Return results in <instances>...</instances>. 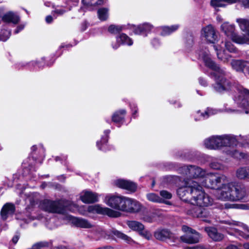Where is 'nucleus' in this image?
<instances>
[{
  "label": "nucleus",
  "mask_w": 249,
  "mask_h": 249,
  "mask_svg": "<svg viewBox=\"0 0 249 249\" xmlns=\"http://www.w3.org/2000/svg\"><path fill=\"white\" fill-rule=\"evenodd\" d=\"M205 114L207 115V116H209V115L211 114H213L214 112L213 111L212 109H208L206 111H205Z\"/></svg>",
  "instance_id": "53"
},
{
  "label": "nucleus",
  "mask_w": 249,
  "mask_h": 249,
  "mask_svg": "<svg viewBox=\"0 0 249 249\" xmlns=\"http://www.w3.org/2000/svg\"><path fill=\"white\" fill-rule=\"evenodd\" d=\"M230 87V83L226 79H222L221 82L216 84L215 88L218 91L221 92L224 90H228Z\"/></svg>",
  "instance_id": "28"
},
{
  "label": "nucleus",
  "mask_w": 249,
  "mask_h": 249,
  "mask_svg": "<svg viewBox=\"0 0 249 249\" xmlns=\"http://www.w3.org/2000/svg\"><path fill=\"white\" fill-rule=\"evenodd\" d=\"M241 1L246 6L249 7V0H241Z\"/></svg>",
  "instance_id": "55"
},
{
  "label": "nucleus",
  "mask_w": 249,
  "mask_h": 249,
  "mask_svg": "<svg viewBox=\"0 0 249 249\" xmlns=\"http://www.w3.org/2000/svg\"><path fill=\"white\" fill-rule=\"evenodd\" d=\"M201 215V216H199V218H201L203 221H206L207 222H210L209 220L206 219L210 215V213L206 209H202Z\"/></svg>",
  "instance_id": "44"
},
{
  "label": "nucleus",
  "mask_w": 249,
  "mask_h": 249,
  "mask_svg": "<svg viewBox=\"0 0 249 249\" xmlns=\"http://www.w3.org/2000/svg\"><path fill=\"white\" fill-rule=\"evenodd\" d=\"M125 111L124 110L120 111L119 112H116L112 116V121L115 123H119L123 119L122 115H124Z\"/></svg>",
  "instance_id": "35"
},
{
  "label": "nucleus",
  "mask_w": 249,
  "mask_h": 249,
  "mask_svg": "<svg viewBox=\"0 0 249 249\" xmlns=\"http://www.w3.org/2000/svg\"><path fill=\"white\" fill-rule=\"evenodd\" d=\"M146 197L148 200L153 202H163V201L158 195L154 193L147 194Z\"/></svg>",
  "instance_id": "34"
},
{
  "label": "nucleus",
  "mask_w": 249,
  "mask_h": 249,
  "mask_svg": "<svg viewBox=\"0 0 249 249\" xmlns=\"http://www.w3.org/2000/svg\"><path fill=\"white\" fill-rule=\"evenodd\" d=\"M225 46L226 49L230 52H234L236 51L235 48L230 42H226L225 43Z\"/></svg>",
  "instance_id": "48"
},
{
  "label": "nucleus",
  "mask_w": 249,
  "mask_h": 249,
  "mask_svg": "<svg viewBox=\"0 0 249 249\" xmlns=\"http://www.w3.org/2000/svg\"><path fill=\"white\" fill-rule=\"evenodd\" d=\"M236 176L239 179H248L247 167L239 168L236 170Z\"/></svg>",
  "instance_id": "30"
},
{
  "label": "nucleus",
  "mask_w": 249,
  "mask_h": 249,
  "mask_svg": "<svg viewBox=\"0 0 249 249\" xmlns=\"http://www.w3.org/2000/svg\"><path fill=\"white\" fill-rule=\"evenodd\" d=\"M248 168V179H249V167H247Z\"/></svg>",
  "instance_id": "62"
},
{
  "label": "nucleus",
  "mask_w": 249,
  "mask_h": 249,
  "mask_svg": "<svg viewBox=\"0 0 249 249\" xmlns=\"http://www.w3.org/2000/svg\"><path fill=\"white\" fill-rule=\"evenodd\" d=\"M233 41L238 44H249V34L242 35H233L231 38Z\"/></svg>",
  "instance_id": "22"
},
{
  "label": "nucleus",
  "mask_w": 249,
  "mask_h": 249,
  "mask_svg": "<svg viewBox=\"0 0 249 249\" xmlns=\"http://www.w3.org/2000/svg\"><path fill=\"white\" fill-rule=\"evenodd\" d=\"M202 210V208L195 207L191 210H187V213L193 217L199 218V216H201Z\"/></svg>",
  "instance_id": "32"
},
{
  "label": "nucleus",
  "mask_w": 249,
  "mask_h": 249,
  "mask_svg": "<svg viewBox=\"0 0 249 249\" xmlns=\"http://www.w3.org/2000/svg\"><path fill=\"white\" fill-rule=\"evenodd\" d=\"M54 249H67L65 247L63 248H55Z\"/></svg>",
  "instance_id": "61"
},
{
  "label": "nucleus",
  "mask_w": 249,
  "mask_h": 249,
  "mask_svg": "<svg viewBox=\"0 0 249 249\" xmlns=\"http://www.w3.org/2000/svg\"><path fill=\"white\" fill-rule=\"evenodd\" d=\"M239 100H241V102L240 103V106L245 108V113H248L249 112V104L246 99H242V98H249V90L241 87L239 89Z\"/></svg>",
  "instance_id": "10"
},
{
  "label": "nucleus",
  "mask_w": 249,
  "mask_h": 249,
  "mask_svg": "<svg viewBox=\"0 0 249 249\" xmlns=\"http://www.w3.org/2000/svg\"><path fill=\"white\" fill-rule=\"evenodd\" d=\"M220 136H212L205 140L204 144L207 148L216 149L220 148Z\"/></svg>",
  "instance_id": "13"
},
{
  "label": "nucleus",
  "mask_w": 249,
  "mask_h": 249,
  "mask_svg": "<svg viewBox=\"0 0 249 249\" xmlns=\"http://www.w3.org/2000/svg\"><path fill=\"white\" fill-rule=\"evenodd\" d=\"M178 25H173L171 27H164L162 28V35H166L172 33L178 29Z\"/></svg>",
  "instance_id": "37"
},
{
  "label": "nucleus",
  "mask_w": 249,
  "mask_h": 249,
  "mask_svg": "<svg viewBox=\"0 0 249 249\" xmlns=\"http://www.w3.org/2000/svg\"><path fill=\"white\" fill-rule=\"evenodd\" d=\"M129 197L123 196H107L105 202L114 209L127 213Z\"/></svg>",
  "instance_id": "3"
},
{
  "label": "nucleus",
  "mask_w": 249,
  "mask_h": 249,
  "mask_svg": "<svg viewBox=\"0 0 249 249\" xmlns=\"http://www.w3.org/2000/svg\"><path fill=\"white\" fill-rule=\"evenodd\" d=\"M216 193L219 199L231 201L242 200L247 195L245 188L235 186L232 183L223 184Z\"/></svg>",
  "instance_id": "2"
},
{
  "label": "nucleus",
  "mask_w": 249,
  "mask_h": 249,
  "mask_svg": "<svg viewBox=\"0 0 249 249\" xmlns=\"http://www.w3.org/2000/svg\"><path fill=\"white\" fill-rule=\"evenodd\" d=\"M108 31L112 34H117L122 30V27L120 26L111 25L108 27Z\"/></svg>",
  "instance_id": "41"
},
{
  "label": "nucleus",
  "mask_w": 249,
  "mask_h": 249,
  "mask_svg": "<svg viewBox=\"0 0 249 249\" xmlns=\"http://www.w3.org/2000/svg\"><path fill=\"white\" fill-rule=\"evenodd\" d=\"M243 247L245 249H249V243L244 244Z\"/></svg>",
  "instance_id": "60"
},
{
  "label": "nucleus",
  "mask_w": 249,
  "mask_h": 249,
  "mask_svg": "<svg viewBox=\"0 0 249 249\" xmlns=\"http://www.w3.org/2000/svg\"><path fill=\"white\" fill-rule=\"evenodd\" d=\"M88 211L89 213L107 215L111 217H118L121 215V213L118 211L107 207H102L97 205L89 206Z\"/></svg>",
  "instance_id": "7"
},
{
  "label": "nucleus",
  "mask_w": 249,
  "mask_h": 249,
  "mask_svg": "<svg viewBox=\"0 0 249 249\" xmlns=\"http://www.w3.org/2000/svg\"><path fill=\"white\" fill-rule=\"evenodd\" d=\"M98 195L90 191H83L80 196L81 200L85 203H92L98 201Z\"/></svg>",
  "instance_id": "11"
},
{
  "label": "nucleus",
  "mask_w": 249,
  "mask_h": 249,
  "mask_svg": "<svg viewBox=\"0 0 249 249\" xmlns=\"http://www.w3.org/2000/svg\"><path fill=\"white\" fill-rule=\"evenodd\" d=\"M24 28V26H19L18 29L15 30V33L17 34L18 33L19 31L21 30L23 28Z\"/></svg>",
  "instance_id": "58"
},
{
  "label": "nucleus",
  "mask_w": 249,
  "mask_h": 249,
  "mask_svg": "<svg viewBox=\"0 0 249 249\" xmlns=\"http://www.w3.org/2000/svg\"><path fill=\"white\" fill-rule=\"evenodd\" d=\"M71 222L76 226L82 228H90L92 225L87 220L74 217H70Z\"/></svg>",
  "instance_id": "19"
},
{
  "label": "nucleus",
  "mask_w": 249,
  "mask_h": 249,
  "mask_svg": "<svg viewBox=\"0 0 249 249\" xmlns=\"http://www.w3.org/2000/svg\"><path fill=\"white\" fill-rule=\"evenodd\" d=\"M40 208L44 211L52 213H61L63 207L59 201L44 200L40 203Z\"/></svg>",
  "instance_id": "6"
},
{
  "label": "nucleus",
  "mask_w": 249,
  "mask_h": 249,
  "mask_svg": "<svg viewBox=\"0 0 249 249\" xmlns=\"http://www.w3.org/2000/svg\"><path fill=\"white\" fill-rule=\"evenodd\" d=\"M101 235L104 238L107 239H113L114 236L113 233V230H110L109 231H102Z\"/></svg>",
  "instance_id": "43"
},
{
  "label": "nucleus",
  "mask_w": 249,
  "mask_h": 249,
  "mask_svg": "<svg viewBox=\"0 0 249 249\" xmlns=\"http://www.w3.org/2000/svg\"><path fill=\"white\" fill-rule=\"evenodd\" d=\"M229 154L231 155L232 156H233L235 158H237V159H242V158H245L246 157L245 154H244L243 153H241V152H239L237 151H234V152H230L229 153Z\"/></svg>",
  "instance_id": "45"
},
{
  "label": "nucleus",
  "mask_w": 249,
  "mask_h": 249,
  "mask_svg": "<svg viewBox=\"0 0 249 249\" xmlns=\"http://www.w3.org/2000/svg\"><path fill=\"white\" fill-rule=\"evenodd\" d=\"M236 144L237 141L233 136L228 135L220 136V148L224 146H233Z\"/></svg>",
  "instance_id": "15"
},
{
  "label": "nucleus",
  "mask_w": 249,
  "mask_h": 249,
  "mask_svg": "<svg viewBox=\"0 0 249 249\" xmlns=\"http://www.w3.org/2000/svg\"><path fill=\"white\" fill-rule=\"evenodd\" d=\"M183 173L190 178H197L203 176L204 172L195 166H184L182 168Z\"/></svg>",
  "instance_id": "8"
},
{
  "label": "nucleus",
  "mask_w": 249,
  "mask_h": 249,
  "mask_svg": "<svg viewBox=\"0 0 249 249\" xmlns=\"http://www.w3.org/2000/svg\"><path fill=\"white\" fill-rule=\"evenodd\" d=\"M177 193L182 200L200 207L209 206L213 202L212 198L203 191L196 179L185 180L184 185L178 190Z\"/></svg>",
  "instance_id": "1"
},
{
  "label": "nucleus",
  "mask_w": 249,
  "mask_h": 249,
  "mask_svg": "<svg viewBox=\"0 0 249 249\" xmlns=\"http://www.w3.org/2000/svg\"><path fill=\"white\" fill-rule=\"evenodd\" d=\"M221 222L223 223H225L226 224H228V225H230V226H236V225H238V224H239L238 222H237L236 221H223Z\"/></svg>",
  "instance_id": "50"
},
{
  "label": "nucleus",
  "mask_w": 249,
  "mask_h": 249,
  "mask_svg": "<svg viewBox=\"0 0 249 249\" xmlns=\"http://www.w3.org/2000/svg\"><path fill=\"white\" fill-rule=\"evenodd\" d=\"M114 183L116 186L131 192H134L136 190V185L134 183L129 181L118 179L115 181Z\"/></svg>",
  "instance_id": "12"
},
{
  "label": "nucleus",
  "mask_w": 249,
  "mask_h": 249,
  "mask_svg": "<svg viewBox=\"0 0 249 249\" xmlns=\"http://www.w3.org/2000/svg\"><path fill=\"white\" fill-rule=\"evenodd\" d=\"M113 233L114 236L117 237L118 238L123 240L126 243L131 244L134 242L131 237L120 231L116 230H113Z\"/></svg>",
  "instance_id": "23"
},
{
  "label": "nucleus",
  "mask_w": 249,
  "mask_h": 249,
  "mask_svg": "<svg viewBox=\"0 0 249 249\" xmlns=\"http://www.w3.org/2000/svg\"><path fill=\"white\" fill-rule=\"evenodd\" d=\"M54 12L58 15H62L65 13V11L63 9H56Z\"/></svg>",
  "instance_id": "52"
},
{
  "label": "nucleus",
  "mask_w": 249,
  "mask_h": 249,
  "mask_svg": "<svg viewBox=\"0 0 249 249\" xmlns=\"http://www.w3.org/2000/svg\"><path fill=\"white\" fill-rule=\"evenodd\" d=\"M239 24L240 29L246 34H249V21L244 19L237 20Z\"/></svg>",
  "instance_id": "31"
},
{
  "label": "nucleus",
  "mask_w": 249,
  "mask_h": 249,
  "mask_svg": "<svg viewBox=\"0 0 249 249\" xmlns=\"http://www.w3.org/2000/svg\"><path fill=\"white\" fill-rule=\"evenodd\" d=\"M209 236L214 241H220L224 238V235L219 232L217 230L213 227H208L205 229Z\"/></svg>",
  "instance_id": "16"
},
{
  "label": "nucleus",
  "mask_w": 249,
  "mask_h": 249,
  "mask_svg": "<svg viewBox=\"0 0 249 249\" xmlns=\"http://www.w3.org/2000/svg\"><path fill=\"white\" fill-rule=\"evenodd\" d=\"M202 35L208 42L212 43H214L217 38L214 28L211 25L202 29Z\"/></svg>",
  "instance_id": "9"
},
{
  "label": "nucleus",
  "mask_w": 249,
  "mask_h": 249,
  "mask_svg": "<svg viewBox=\"0 0 249 249\" xmlns=\"http://www.w3.org/2000/svg\"><path fill=\"white\" fill-rule=\"evenodd\" d=\"M214 48L215 51L217 52V55L219 59L225 61L227 60V58L226 57V55L224 52H221V51H219L217 47L214 46Z\"/></svg>",
  "instance_id": "47"
},
{
  "label": "nucleus",
  "mask_w": 249,
  "mask_h": 249,
  "mask_svg": "<svg viewBox=\"0 0 249 249\" xmlns=\"http://www.w3.org/2000/svg\"><path fill=\"white\" fill-rule=\"evenodd\" d=\"M170 231L167 230H158L155 232V237L159 240H164L170 237Z\"/></svg>",
  "instance_id": "25"
},
{
  "label": "nucleus",
  "mask_w": 249,
  "mask_h": 249,
  "mask_svg": "<svg viewBox=\"0 0 249 249\" xmlns=\"http://www.w3.org/2000/svg\"><path fill=\"white\" fill-rule=\"evenodd\" d=\"M11 33L9 31L3 30L0 33V40L6 41L10 36Z\"/></svg>",
  "instance_id": "42"
},
{
  "label": "nucleus",
  "mask_w": 249,
  "mask_h": 249,
  "mask_svg": "<svg viewBox=\"0 0 249 249\" xmlns=\"http://www.w3.org/2000/svg\"><path fill=\"white\" fill-rule=\"evenodd\" d=\"M108 9L106 8H102L98 10V16L101 20H106L108 16Z\"/></svg>",
  "instance_id": "33"
},
{
  "label": "nucleus",
  "mask_w": 249,
  "mask_h": 249,
  "mask_svg": "<svg viewBox=\"0 0 249 249\" xmlns=\"http://www.w3.org/2000/svg\"><path fill=\"white\" fill-rule=\"evenodd\" d=\"M138 233L140 235L148 240L151 239L152 237V234L148 231L145 230V228L141 230Z\"/></svg>",
  "instance_id": "39"
},
{
  "label": "nucleus",
  "mask_w": 249,
  "mask_h": 249,
  "mask_svg": "<svg viewBox=\"0 0 249 249\" xmlns=\"http://www.w3.org/2000/svg\"><path fill=\"white\" fill-rule=\"evenodd\" d=\"M2 20L5 22L16 24L19 21V17L14 13L10 12L4 15Z\"/></svg>",
  "instance_id": "24"
},
{
  "label": "nucleus",
  "mask_w": 249,
  "mask_h": 249,
  "mask_svg": "<svg viewBox=\"0 0 249 249\" xmlns=\"http://www.w3.org/2000/svg\"><path fill=\"white\" fill-rule=\"evenodd\" d=\"M183 230L187 233L180 237V240L187 244H195L199 241L201 238L200 235L196 231L187 226L182 227Z\"/></svg>",
  "instance_id": "5"
},
{
  "label": "nucleus",
  "mask_w": 249,
  "mask_h": 249,
  "mask_svg": "<svg viewBox=\"0 0 249 249\" xmlns=\"http://www.w3.org/2000/svg\"><path fill=\"white\" fill-rule=\"evenodd\" d=\"M240 235L245 238H249V235L247 234L244 233L243 232H241V233H240Z\"/></svg>",
  "instance_id": "57"
},
{
  "label": "nucleus",
  "mask_w": 249,
  "mask_h": 249,
  "mask_svg": "<svg viewBox=\"0 0 249 249\" xmlns=\"http://www.w3.org/2000/svg\"><path fill=\"white\" fill-rule=\"evenodd\" d=\"M126 223L129 229L138 232L144 229V226L142 223L137 221L128 220L126 221Z\"/></svg>",
  "instance_id": "20"
},
{
  "label": "nucleus",
  "mask_w": 249,
  "mask_h": 249,
  "mask_svg": "<svg viewBox=\"0 0 249 249\" xmlns=\"http://www.w3.org/2000/svg\"><path fill=\"white\" fill-rule=\"evenodd\" d=\"M18 235H16L14 237H13V239H12V242L14 243V244H16L17 243L18 240Z\"/></svg>",
  "instance_id": "56"
},
{
  "label": "nucleus",
  "mask_w": 249,
  "mask_h": 249,
  "mask_svg": "<svg viewBox=\"0 0 249 249\" xmlns=\"http://www.w3.org/2000/svg\"><path fill=\"white\" fill-rule=\"evenodd\" d=\"M243 228L245 231H247V232L249 233V228L246 225H243Z\"/></svg>",
  "instance_id": "59"
},
{
  "label": "nucleus",
  "mask_w": 249,
  "mask_h": 249,
  "mask_svg": "<svg viewBox=\"0 0 249 249\" xmlns=\"http://www.w3.org/2000/svg\"><path fill=\"white\" fill-rule=\"evenodd\" d=\"M221 29L227 36H230L231 38L235 34L234 26L233 25H229L225 23L221 25Z\"/></svg>",
  "instance_id": "27"
},
{
  "label": "nucleus",
  "mask_w": 249,
  "mask_h": 249,
  "mask_svg": "<svg viewBox=\"0 0 249 249\" xmlns=\"http://www.w3.org/2000/svg\"><path fill=\"white\" fill-rule=\"evenodd\" d=\"M247 62L241 60H233L231 62L232 67L237 71H242L246 66Z\"/></svg>",
  "instance_id": "29"
},
{
  "label": "nucleus",
  "mask_w": 249,
  "mask_h": 249,
  "mask_svg": "<svg viewBox=\"0 0 249 249\" xmlns=\"http://www.w3.org/2000/svg\"><path fill=\"white\" fill-rule=\"evenodd\" d=\"M120 41L122 42L123 44H126L128 45H131L132 44V41L130 38H129L126 35L122 34L119 36ZM119 41V38L118 39Z\"/></svg>",
  "instance_id": "38"
},
{
  "label": "nucleus",
  "mask_w": 249,
  "mask_h": 249,
  "mask_svg": "<svg viewBox=\"0 0 249 249\" xmlns=\"http://www.w3.org/2000/svg\"><path fill=\"white\" fill-rule=\"evenodd\" d=\"M190 41H191V43H192L193 42V39L192 38H190Z\"/></svg>",
  "instance_id": "64"
},
{
  "label": "nucleus",
  "mask_w": 249,
  "mask_h": 249,
  "mask_svg": "<svg viewBox=\"0 0 249 249\" xmlns=\"http://www.w3.org/2000/svg\"><path fill=\"white\" fill-rule=\"evenodd\" d=\"M151 26L147 23L140 25L136 29L135 32L137 34H140L143 31H146L151 29Z\"/></svg>",
  "instance_id": "40"
},
{
  "label": "nucleus",
  "mask_w": 249,
  "mask_h": 249,
  "mask_svg": "<svg viewBox=\"0 0 249 249\" xmlns=\"http://www.w3.org/2000/svg\"><path fill=\"white\" fill-rule=\"evenodd\" d=\"M15 211V207L14 204L9 203L5 204L0 212L1 218L3 220H6L9 215L14 213Z\"/></svg>",
  "instance_id": "17"
},
{
  "label": "nucleus",
  "mask_w": 249,
  "mask_h": 249,
  "mask_svg": "<svg viewBox=\"0 0 249 249\" xmlns=\"http://www.w3.org/2000/svg\"><path fill=\"white\" fill-rule=\"evenodd\" d=\"M237 0H211V5L215 9L225 6L227 4L235 3Z\"/></svg>",
  "instance_id": "21"
},
{
  "label": "nucleus",
  "mask_w": 249,
  "mask_h": 249,
  "mask_svg": "<svg viewBox=\"0 0 249 249\" xmlns=\"http://www.w3.org/2000/svg\"><path fill=\"white\" fill-rule=\"evenodd\" d=\"M53 20V18L51 16H48L46 18V21L47 23H51Z\"/></svg>",
  "instance_id": "54"
},
{
  "label": "nucleus",
  "mask_w": 249,
  "mask_h": 249,
  "mask_svg": "<svg viewBox=\"0 0 249 249\" xmlns=\"http://www.w3.org/2000/svg\"><path fill=\"white\" fill-rule=\"evenodd\" d=\"M202 57L205 62V65L212 70L220 73H224V71L221 70L217 65L209 57L208 53L202 54Z\"/></svg>",
  "instance_id": "18"
},
{
  "label": "nucleus",
  "mask_w": 249,
  "mask_h": 249,
  "mask_svg": "<svg viewBox=\"0 0 249 249\" xmlns=\"http://www.w3.org/2000/svg\"><path fill=\"white\" fill-rule=\"evenodd\" d=\"M82 2L88 6H92L101 4L102 0H82Z\"/></svg>",
  "instance_id": "36"
},
{
  "label": "nucleus",
  "mask_w": 249,
  "mask_h": 249,
  "mask_svg": "<svg viewBox=\"0 0 249 249\" xmlns=\"http://www.w3.org/2000/svg\"><path fill=\"white\" fill-rule=\"evenodd\" d=\"M165 203L167 204L170 205L171 203L169 201H165Z\"/></svg>",
  "instance_id": "63"
},
{
  "label": "nucleus",
  "mask_w": 249,
  "mask_h": 249,
  "mask_svg": "<svg viewBox=\"0 0 249 249\" xmlns=\"http://www.w3.org/2000/svg\"><path fill=\"white\" fill-rule=\"evenodd\" d=\"M211 167L212 168L215 170H223L224 168V167L222 165L217 162L211 163Z\"/></svg>",
  "instance_id": "49"
},
{
  "label": "nucleus",
  "mask_w": 249,
  "mask_h": 249,
  "mask_svg": "<svg viewBox=\"0 0 249 249\" xmlns=\"http://www.w3.org/2000/svg\"><path fill=\"white\" fill-rule=\"evenodd\" d=\"M160 194V196L165 199H170L172 196V194L166 190L161 191Z\"/></svg>",
  "instance_id": "46"
},
{
  "label": "nucleus",
  "mask_w": 249,
  "mask_h": 249,
  "mask_svg": "<svg viewBox=\"0 0 249 249\" xmlns=\"http://www.w3.org/2000/svg\"><path fill=\"white\" fill-rule=\"evenodd\" d=\"M185 249H208L206 247L203 246H196L193 247H187Z\"/></svg>",
  "instance_id": "51"
},
{
  "label": "nucleus",
  "mask_w": 249,
  "mask_h": 249,
  "mask_svg": "<svg viewBox=\"0 0 249 249\" xmlns=\"http://www.w3.org/2000/svg\"><path fill=\"white\" fill-rule=\"evenodd\" d=\"M142 205L137 200L129 198L127 213H138L142 209Z\"/></svg>",
  "instance_id": "14"
},
{
  "label": "nucleus",
  "mask_w": 249,
  "mask_h": 249,
  "mask_svg": "<svg viewBox=\"0 0 249 249\" xmlns=\"http://www.w3.org/2000/svg\"><path fill=\"white\" fill-rule=\"evenodd\" d=\"M162 216L160 211L155 210L153 213H149L143 217V220L147 222H153L157 220V218Z\"/></svg>",
  "instance_id": "26"
},
{
  "label": "nucleus",
  "mask_w": 249,
  "mask_h": 249,
  "mask_svg": "<svg viewBox=\"0 0 249 249\" xmlns=\"http://www.w3.org/2000/svg\"><path fill=\"white\" fill-rule=\"evenodd\" d=\"M227 180V177L224 175H217L211 174L205 177V178L201 181L202 186L211 189L215 188L218 184L224 182Z\"/></svg>",
  "instance_id": "4"
}]
</instances>
